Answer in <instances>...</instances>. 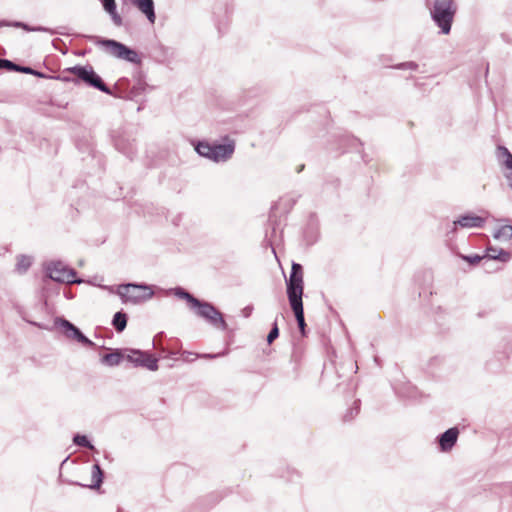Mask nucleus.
<instances>
[{
  "label": "nucleus",
  "mask_w": 512,
  "mask_h": 512,
  "mask_svg": "<svg viewBox=\"0 0 512 512\" xmlns=\"http://www.w3.org/2000/svg\"><path fill=\"white\" fill-rule=\"evenodd\" d=\"M303 291L304 280L302 266L298 263H293L292 271L287 281V296L302 335L305 334L306 327L302 302Z\"/></svg>",
  "instance_id": "nucleus-1"
},
{
  "label": "nucleus",
  "mask_w": 512,
  "mask_h": 512,
  "mask_svg": "<svg viewBox=\"0 0 512 512\" xmlns=\"http://www.w3.org/2000/svg\"><path fill=\"white\" fill-rule=\"evenodd\" d=\"M177 295L181 298L187 301L189 306L193 309H196L197 315L200 317L205 318L208 320L212 325L216 326L217 328L226 329L227 324L225 320L223 319L222 314L211 304L207 302H201L197 298H195L190 293L179 290L177 292Z\"/></svg>",
  "instance_id": "nucleus-2"
},
{
  "label": "nucleus",
  "mask_w": 512,
  "mask_h": 512,
  "mask_svg": "<svg viewBox=\"0 0 512 512\" xmlns=\"http://www.w3.org/2000/svg\"><path fill=\"white\" fill-rule=\"evenodd\" d=\"M225 141L226 143L218 145H210L205 142H200L196 146V151L201 156L207 157L213 161H226L233 155L235 144L234 141L229 140L228 138H226Z\"/></svg>",
  "instance_id": "nucleus-3"
},
{
  "label": "nucleus",
  "mask_w": 512,
  "mask_h": 512,
  "mask_svg": "<svg viewBox=\"0 0 512 512\" xmlns=\"http://www.w3.org/2000/svg\"><path fill=\"white\" fill-rule=\"evenodd\" d=\"M454 14L455 8L452 0H437L435 2L432 17L443 33L450 32Z\"/></svg>",
  "instance_id": "nucleus-4"
},
{
  "label": "nucleus",
  "mask_w": 512,
  "mask_h": 512,
  "mask_svg": "<svg viewBox=\"0 0 512 512\" xmlns=\"http://www.w3.org/2000/svg\"><path fill=\"white\" fill-rule=\"evenodd\" d=\"M117 294L124 303L138 304L150 299L153 291L144 285L124 284L118 286Z\"/></svg>",
  "instance_id": "nucleus-5"
},
{
  "label": "nucleus",
  "mask_w": 512,
  "mask_h": 512,
  "mask_svg": "<svg viewBox=\"0 0 512 512\" xmlns=\"http://www.w3.org/2000/svg\"><path fill=\"white\" fill-rule=\"evenodd\" d=\"M69 72L75 75L77 78L85 82L86 84L99 89L102 92L110 94V89L102 81V79L96 74L92 67L75 66L69 69Z\"/></svg>",
  "instance_id": "nucleus-6"
},
{
  "label": "nucleus",
  "mask_w": 512,
  "mask_h": 512,
  "mask_svg": "<svg viewBox=\"0 0 512 512\" xmlns=\"http://www.w3.org/2000/svg\"><path fill=\"white\" fill-rule=\"evenodd\" d=\"M101 45L113 56L130 62L137 61V53L115 40H102Z\"/></svg>",
  "instance_id": "nucleus-7"
},
{
  "label": "nucleus",
  "mask_w": 512,
  "mask_h": 512,
  "mask_svg": "<svg viewBox=\"0 0 512 512\" xmlns=\"http://www.w3.org/2000/svg\"><path fill=\"white\" fill-rule=\"evenodd\" d=\"M124 359L134 363L135 365L144 366L152 371L158 369L157 359L152 355L139 350H126V353H124Z\"/></svg>",
  "instance_id": "nucleus-8"
},
{
  "label": "nucleus",
  "mask_w": 512,
  "mask_h": 512,
  "mask_svg": "<svg viewBox=\"0 0 512 512\" xmlns=\"http://www.w3.org/2000/svg\"><path fill=\"white\" fill-rule=\"evenodd\" d=\"M48 276L57 282L72 283L76 274L72 269L67 268L60 262L51 263L47 268Z\"/></svg>",
  "instance_id": "nucleus-9"
},
{
  "label": "nucleus",
  "mask_w": 512,
  "mask_h": 512,
  "mask_svg": "<svg viewBox=\"0 0 512 512\" xmlns=\"http://www.w3.org/2000/svg\"><path fill=\"white\" fill-rule=\"evenodd\" d=\"M59 324L63 328L64 334L67 338L76 340L85 346L93 347L95 345L94 342L84 336L82 332L69 321L61 319Z\"/></svg>",
  "instance_id": "nucleus-10"
},
{
  "label": "nucleus",
  "mask_w": 512,
  "mask_h": 512,
  "mask_svg": "<svg viewBox=\"0 0 512 512\" xmlns=\"http://www.w3.org/2000/svg\"><path fill=\"white\" fill-rule=\"evenodd\" d=\"M486 219L487 216L466 214L460 216L456 221H454V225L462 228H481L484 226Z\"/></svg>",
  "instance_id": "nucleus-11"
},
{
  "label": "nucleus",
  "mask_w": 512,
  "mask_h": 512,
  "mask_svg": "<svg viewBox=\"0 0 512 512\" xmlns=\"http://www.w3.org/2000/svg\"><path fill=\"white\" fill-rule=\"evenodd\" d=\"M132 5L143 13L151 24L155 23L156 15L153 0H132Z\"/></svg>",
  "instance_id": "nucleus-12"
},
{
  "label": "nucleus",
  "mask_w": 512,
  "mask_h": 512,
  "mask_svg": "<svg viewBox=\"0 0 512 512\" xmlns=\"http://www.w3.org/2000/svg\"><path fill=\"white\" fill-rule=\"evenodd\" d=\"M459 435L457 428H450L442 434L440 437V446L443 451L450 450L456 443Z\"/></svg>",
  "instance_id": "nucleus-13"
},
{
  "label": "nucleus",
  "mask_w": 512,
  "mask_h": 512,
  "mask_svg": "<svg viewBox=\"0 0 512 512\" xmlns=\"http://www.w3.org/2000/svg\"><path fill=\"white\" fill-rule=\"evenodd\" d=\"M486 257L506 263L511 259V253L502 248L488 246Z\"/></svg>",
  "instance_id": "nucleus-14"
},
{
  "label": "nucleus",
  "mask_w": 512,
  "mask_h": 512,
  "mask_svg": "<svg viewBox=\"0 0 512 512\" xmlns=\"http://www.w3.org/2000/svg\"><path fill=\"white\" fill-rule=\"evenodd\" d=\"M104 9L110 14L113 22L117 26L122 25V18L116 11L115 0H102Z\"/></svg>",
  "instance_id": "nucleus-15"
},
{
  "label": "nucleus",
  "mask_w": 512,
  "mask_h": 512,
  "mask_svg": "<svg viewBox=\"0 0 512 512\" xmlns=\"http://www.w3.org/2000/svg\"><path fill=\"white\" fill-rule=\"evenodd\" d=\"M103 472L99 465H93L91 470V481L86 484L90 488H99L102 483Z\"/></svg>",
  "instance_id": "nucleus-16"
},
{
  "label": "nucleus",
  "mask_w": 512,
  "mask_h": 512,
  "mask_svg": "<svg viewBox=\"0 0 512 512\" xmlns=\"http://www.w3.org/2000/svg\"><path fill=\"white\" fill-rule=\"evenodd\" d=\"M124 359V353L115 351L102 357V362L107 366H117Z\"/></svg>",
  "instance_id": "nucleus-17"
},
{
  "label": "nucleus",
  "mask_w": 512,
  "mask_h": 512,
  "mask_svg": "<svg viewBox=\"0 0 512 512\" xmlns=\"http://www.w3.org/2000/svg\"><path fill=\"white\" fill-rule=\"evenodd\" d=\"M494 238L498 240L508 241L512 239V226L504 225L497 229L494 233Z\"/></svg>",
  "instance_id": "nucleus-18"
},
{
  "label": "nucleus",
  "mask_w": 512,
  "mask_h": 512,
  "mask_svg": "<svg viewBox=\"0 0 512 512\" xmlns=\"http://www.w3.org/2000/svg\"><path fill=\"white\" fill-rule=\"evenodd\" d=\"M2 68H5L7 70L19 71V72H23V73H33V70L31 68L20 67L6 59H0V69H2Z\"/></svg>",
  "instance_id": "nucleus-19"
},
{
  "label": "nucleus",
  "mask_w": 512,
  "mask_h": 512,
  "mask_svg": "<svg viewBox=\"0 0 512 512\" xmlns=\"http://www.w3.org/2000/svg\"><path fill=\"white\" fill-rule=\"evenodd\" d=\"M112 324L118 332H122L127 325V316L125 313L117 312L114 317Z\"/></svg>",
  "instance_id": "nucleus-20"
},
{
  "label": "nucleus",
  "mask_w": 512,
  "mask_h": 512,
  "mask_svg": "<svg viewBox=\"0 0 512 512\" xmlns=\"http://www.w3.org/2000/svg\"><path fill=\"white\" fill-rule=\"evenodd\" d=\"M32 264L30 257L21 255L17 257L16 271L20 274L25 273Z\"/></svg>",
  "instance_id": "nucleus-21"
},
{
  "label": "nucleus",
  "mask_w": 512,
  "mask_h": 512,
  "mask_svg": "<svg viewBox=\"0 0 512 512\" xmlns=\"http://www.w3.org/2000/svg\"><path fill=\"white\" fill-rule=\"evenodd\" d=\"M500 151L503 153V155L506 157V160L504 162L505 167L509 170H511L510 174H506V178L508 180H511L510 187L512 188V154L508 151L505 147H500Z\"/></svg>",
  "instance_id": "nucleus-22"
},
{
  "label": "nucleus",
  "mask_w": 512,
  "mask_h": 512,
  "mask_svg": "<svg viewBox=\"0 0 512 512\" xmlns=\"http://www.w3.org/2000/svg\"><path fill=\"white\" fill-rule=\"evenodd\" d=\"M74 443L78 446L93 448L87 437L84 435H76L73 439Z\"/></svg>",
  "instance_id": "nucleus-23"
},
{
  "label": "nucleus",
  "mask_w": 512,
  "mask_h": 512,
  "mask_svg": "<svg viewBox=\"0 0 512 512\" xmlns=\"http://www.w3.org/2000/svg\"><path fill=\"white\" fill-rule=\"evenodd\" d=\"M279 335V329L277 324L275 323L271 331L269 332L267 336V342L271 344Z\"/></svg>",
  "instance_id": "nucleus-24"
},
{
  "label": "nucleus",
  "mask_w": 512,
  "mask_h": 512,
  "mask_svg": "<svg viewBox=\"0 0 512 512\" xmlns=\"http://www.w3.org/2000/svg\"><path fill=\"white\" fill-rule=\"evenodd\" d=\"M486 256L473 255V256H462V258L472 265L480 263V261Z\"/></svg>",
  "instance_id": "nucleus-25"
},
{
  "label": "nucleus",
  "mask_w": 512,
  "mask_h": 512,
  "mask_svg": "<svg viewBox=\"0 0 512 512\" xmlns=\"http://www.w3.org/2000/svg\"><path fill=\"white\" fill-rule=\"evenodd\" d=\"M195 357H197V355H195L193 353H190V352H183L182 353V358L185 361H192V360L195 359Z\"/></svg>",
  "instance_id": "nucleus-26"
}]
</instances>
